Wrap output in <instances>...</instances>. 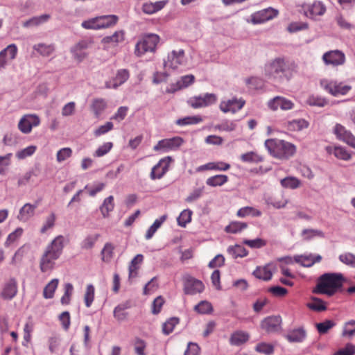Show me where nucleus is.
I'll list each match as a JSON object with an SVG mask.
<instances>
[{"label": "nucleus", "mask_w": 355, "mask_h": 355, "mask_svg": "<svg viewBox=\"0 0 355 355\" xmlns=\"http://www.w3.org/2000/svg\"><path fill=\"white\" fill-rule=\"evenodd\" d=\"M237 124L236 121L223 120L220 123L214 126V129L219 131L232 132L236 128Z\"/></svg>", "instance_id": "a18cd8bd"}, {"label": "nucleus", "mask_w": 355, "mask_h": 355, "mask_svg": "<svg viewBox=\"0 0 355 355\" xmlns=\"http://www.w3.org/2000/svg\"><path fill=\"white\" fill-rule=\"evenodd\" d=\"M280 184L284 188L295 189L301 186V181L295 177L288 176L282 179Z\"/></svg>", "instance_id": "f704fd0d"}, {"label": "nucleus", "mask_w": 355, "mask_h": 355, "mask_svg": "<svg viewBox=\"0 0 355 355\" xmlns=\"http://www.w3.org/2000/svg\"><path fill=\"white\" fill-rule=\"evenodd\" d=\"M194 310L200 314H209L212 312L213 307L210 302L204 300L196 305Z\"/></svg>", "instance_id": "4d7b16f0"}, {"label": "nucleus", "mask_w": 355, "mask_h": 355, "mask_svg": "<svg viewBox=\"0 0 355 355\" xmlns=\"http://www.w3.org/2000/svg\"><path fill=\"white\" fill-rule=\"evenodd\" d=\"M302 235L305 240H311L314 237H324V234L322 231L315 229H304L302 232Z\"/></svg>", "instance_id": "bf43d9fd"}, {"label": "nucleus", "mask_w": 355, "mask_h": 355, "mask_svg": "<svg viewBox=\"0 0 355 355\" xmlns=\"http://www.w3.org/2000/svg\"><path fill=\"white\" fill-rule=\"evenodd\" d=\"M49 19V15L44 14L40 16L33 17L31 19L24 21L23 26L27 28L37 26L46 22Z\"/></svg>", "instance_id": "e433bc0d"}, {"label": "nucleus", "mask_w": 355, "mask_h": 355, "mask_svg": "<svg viewBox=\"0 0 355 355\" xmlns=\"http://www.w3.org/2000/svg\"><path fill=\"white\" fill-rule=\"evenodd\" d=\"M144 259V256L141 254H137L133 259L131 261L130 264L129 266V277H135L137 276V270L139 268V265H140Z\"/></svg>", "instance_id": "a19ab883"}, {"label": "nucleus", "mask_w": 355, "mask_h": 355, "mask_svg": "<svg viewBox=\"0 0 355 355\" xmlns=\"http://www.w3.org/2000/svg\"><path fill=\"white\" fill-rule=\"evenodd\" d=\"M228 181V177L226 175H216L207 179L206 184L210 187H220L225 184Z\"/></svg>", "instance_id": "58836bf2"}, {"label": "nucleus", "mask_w": 355, "mask_h": 355, "mask_svg": "<svg viewBox=\"0 0 355 355\" xmlns=\"http://www.w3.org/2000/svg\"><path fill=\"white\" fill-rule=\"evenodd\" d=\"M262 212L258 209L253 207H243L237 211L236 216L239 218H245L247 216L259 217Z\"/></svg>", "instance_id": "2f4dec72"}, {"label": "nucleus", "mask_w": 355, "mask_h": 355, "mask_svg": "<svg viewBox=\"0 0 355 355\" xmlns=\"http://www.w3.org/2000/svg\"><path fill=\"white\" fill-rule=\"evenodd\" d=\"M297 71L295 62L287 57L279 56L267 62L263 74L266 78L272 81L289 80Z\"/></svg>", "instance_id": "f257e3e1"}, {"label": "nucleus", "mask_w": 355, "mask_h": 355, "mask_svg": "<svg viewBox=\"0 0 355 355\" xmlns=\"http://www.w3.org/2000/svg\"><path fill=\"white\" fill-rule=\"evenodd\" d=\"M339 261L343 264L355 268V254L351 252H344L338 257Z\"/></svg>", "instance_id": "864d4df0"}, {"label": "nucleus", "mask_w": 355, "mask_h": 355, "mask_svg": "<svg viewBox=\"0 0 355 355\" xmlns=\"http://www.w3.org/2000/svg\"><path fill=\"white\" fill-rule=\"evenodd\" d=\"M23 229L21 227L17 228L15 231L11 232L7 237L4 243L6 247H9L15 242H16L22 235Z\"/></svg>", "instance_id": "680f3d73"}, {"label": "nucleus", "mask_w": 355, "mask_h": 355, "mask_svg": "<svg viewBox=\"0 0 355 355\" xmlns=\"http://www.w3.org/2000/svg\"><path fill=\"white\" fill-rule=\"evenodd\" d=\"M227 252L233 259L245 257L248 254V251L241 245H230L227 248Z\"/></svg>", "instance_id": "473e14b6"}, {"label": "nucleus", "mask_w": 355, "mask_h": 355, "mask_svg": "<svg viewBox=\"0 0 355 355\" xmlns=\"http://www.w3.org/2000/svg\"><path fill=\"white\" fill-rule=\"evenodd\" d=\"M34 325L32 322H27L24 327V341L22 342V345L25 347H27L28 345L31 341V334L33 331Z\"/></svg>", "instance_id": "603ef678"}, {"label": "nucleus", "mask_w": 355, "mask_h": 355, "mask_svg": "<svg viewBox=\"0 0 355 355\" xmlns=\"http://www.w3.org/2000/svg\"><path fill=\"white\" fill-rule=\"evenodd\" d=\"M171 161L172 159L169 156L160 159L159 162L153 167L150 173V178L152 180L162 178L168 171Z\"/></svg>", "instance_id": "6ab92c4d"}, {"label": "nucleus", "mask_w": 355, "mask_h": 355, "mask_svg": "<svg viewBox=\"0 0 355 355\" xmlns=\"http://www.w3.org/2000/svg\"><path fill=\"white\" fill-rule=\"evenodd\" d=\"M33 49L42 56H49L54 51L55 48L52 44L40 43L34 45Z\"/></svg>", "instance_id": "49530a36"}, {"label": "nucleus", "mask_w": 355, "mask_h": 355, "mask_svg": "<svg viewBox=\"0 0 355 355\" xmlns=\"http://www.w3.org/2000/svg\"><path fill=\"white\" fill-rule=\"evenodd\" d=\"M282 323V318L279 315L269 316L263 319L261 322V328L268 333L278 331Z\"/></svg>", "instance_id": "aec40b11"}, {"label": "nucleus", "mask_w": 355, "mask_h": 355, "mask_svg": "<svg viewBox=\"0 0 355 355\" xmlns=\"http://www.w3.org/2000/svg\"><path fill=\"white\" fill-rule=\"evenodd\" d=\"M245 83L250 89L259 90L264 87V81L259 77H251L245 80Z\"/></svg>", "instance_id": "de8ad7c7"}, {"label": "nucleus", "mask_w": 355, "mask_h": 355, "mask_svg": "<svg viewBox=\"0 0 355 355\" xmlns=\"http://www.w3.org/2000/svg\"><path fill=\"white\" fill-rule=\"evenodd\" d=\"M285 337L290 343H302L306 338V331L304 327H298L291 330Z\"/></svg>", "instance_id": "b1692460"}, {"label": "nucleus", "mask_w": 355, "mask_h": 355, "mask_svg": "<svg viewBox=\"0 0 355 355\" xmlns=\"http://www.w3.org/2000/svg\"><path fill=\"white\" fill-rule=\"evenodd\" d=\"M164 1L146 2L142 6V10L144 13L152 15L162 10L165 6Z\"/></svg>", "instance_id": "7c9ffc66"}, {"label": "nucleus", "mask_w": 355, "mask_h": 355, "mask_svg": "<svg viewBox=\"0 0 355 355\" xmlns=\"http://www.w3.org/2000/svg\"><path fill=\"white\" fill-rule=\"evenodd\" d=\"M101 28H106L114 26L119 17L115 15L99 16Z\"/></svg>", "instance_id": "ea45409f"}, {"label": "nucleus", "mask_w": 355, "mask_h": 355, "mask_svg": "<svg viewBox=\"0 0 355 355\" xmlns=\"http://www.w3.org/2000/svg\"><path fill=\"white\" fill-rule=\"evenodd\" d=\"M64 238L57 236L45 248L40 260V269L42 272H51L55 268V261L61 256Z\"/></svg>", "instance_id": "f03ea898"}, {"label": "nucleus", "mask_w": 355, "mask_h": 355, "mask_svg": "<svg viewBox=\"0 0 355 355\" xmlns=\"http://www.w3.org/2000/svg\"><path fill=\"white\" fill-rule=\"evenodd\" d=\"M59 284L58 279H53L49 282L44 288L43 297L45 299H51L54 296L55 291H56Z\"/></svg>", "instance_id": "72a5a7b5"}, {"label": "nucleus", "mask_w": 355, "mask_h": 355, "mask_svg": "<svg viewBox=\"0 0 355 355\" xmlns=\"http://www.w3.org/2000/svg\"><path fill=\"white\" fill-rule=\"evenodd\" d=\"M321 87L332 96L345 95L351 89V87L336 80L322 79L320 82Z\"/></svg>", "instance_id": "0eeeda50"}, {"label": "nucleus", "mask_w": 355, "mask_h": 355, "mask_svg": "<svg viewBox=\"0 0 355 355\" xmlns=\"http://www.w3.org/2000/svg\"><path fill=\"white\" fill-rule=\"evenodd\" d=\"M37 207V203L34 205L31 203H26L19 209L17 216L18 220L24 223L28 221L32 217L34 216Z\"/></svg>", "instance_id": "5701e85b"}, {"label": "nucleus", "mask_w": 355, "mask_h": 355, "mask_svg": "<svg viewBox=\"0 0 355 355\" xmlns=\"http://www.w3.org/2000/svg\"><path fill=\"white\" fill-rule=\"evenodd\" d=\"M202 121V118L199 115L188 116L179 119L175 123L180 126H185L189 125L198 124Z\"/></svg>", "instance_id": "79ce46f5"}, {"label": "nucleus", "mask_w": 355, "mask_h": 355, "mask_svg": "<svg viewBox=\"0 0 355 355\" xmlns=\"http://www.w3.org/2000/svg\"><path fill=\"white\" fill-rule=\"evenodd\" d=\"M245 103V101L243 98L234 97L231 99L221 101L219 105V109L223 113L231 112L234 114L241 110Z\"/></svg>", "instance_id": "ddd939ff"}, {"label": "nucleus", "mask_w": 355, "mask_h": 355, "mask_svg": "<svg viewBox=\"0 0 355 355\" xmlns=\"http://www.w3.org/2000/svg\"><path fill=\"white\" fill-rule=\"evenodd\" d=\"M322 60L326 65L337 67L345 63V55L339 50L329 51L323 54Z\"/></svg>", "instance_id": "4468645a"}, {"label": "nucleus", "mask_w": 355, "mask_h": 355, "mask_svg": "<svg viewBox=\"0 0 355 355\" xmlns=\"http://www.w3.org/2000/svg\"><path fill=\"white\" fill-rule=\"evenodd\" d=\"M345 281V277L341 273H325L319 279L316 287L317 292L332 296L342 288Z\"/></svg>", "instance_id": "7ed1b4c3"}, {"label": "nucleus", "mask_w": 355, "mask_h": 355, "mask_svg": "<svg viewBox=\"0 0 355 355\" xmlns=\"http://www.w3.org/2000/svg\"><path fill=\"white\" fill-rule=\"evenodd\" d=\"M308 126L309 123L303 119L293 120L288 123V128L293 131H300Z\"/></svg>", "instance_id": "5fc2aeb1"}, {"label": "nucleus", "mask_w": 355, "mask_h": 355, "mask_svg": "<svg viewBox=\"0 0 355 355\" xmlns=\"http://www.w3.org/2000/svg\"><path fill=\"white\" fill-rule=\"evenodd\" d=\"M107 106L105 101L103 98L94 99L92 104V109L96 116H99Z\"/></svg>", "instance_id": "8fccbe9b"}, {"label": "nucleus", "mask_w": 355, "mask_h": 355, "mask_svg": "<svg viewBox=\"0 0 355 355\" xmlns=\"http://www.w3.org/2000/svg\"><path fill=\"white\" fill-rule=\"evenodd\" d=\"M309 28V24L306 22L294 21L288 24L286 30L291 33H296L300 31L306 30Z\"/></svg>", "instance_id": "0e129e2a"}, {"label": "nucleus", "mask_w": 355, "mask_h": 355, "mask_svg": "<svg viewBox=\"0 0 355 355\" xmlns=\"http://www.w3.org/2000/svg\"><path fill=\"white\" fill-rule=\"evenodd\" d=\"M18 291L17 282L15 278H10L2 286L0 297L6 300L13 299Z\"/></svg>", "instance_id": "dca6fc26"}, {"label": "nucleus", "mask_w": 355, "mask_h": 355, "mask_svg": "<svg viewBox=\"0 0 355 355\" xmlns=\"http://www.w3.org/2000/svg\"><path fill=\"white\" fill-rule=\"evenodd\" d=\"M183 142V139L180 137L164 139L159 141L157 144L153 147V149L155 151L162 150L165 153L171 150H176L182 146Z\"/></svg>", "instance_id": "f8f14e48"}, {"label": "nucleus", "mask_w": 355, "mask_h": 355, "mask_svg": "<svg viewBox=\"0 0 355 355\" xmlns=\"http://www.w3.org/2000/svg\"><path fill=\"white\" fill-rule=\"evenodd\" d=\"M295 261L304 267H311L314 264L313 254L296 255L294 257Z\"/></svg>", "instance_id": "052dcab7"}, {"label": "nucleus", "mask_w": 355, "mask_h": 355, "mask_svg": "<svg viewBox=\"0 0 355 355\" xmlns=\"http://www.w3.org/2000/svg\"><path fill=\"white\" fill-rule=\"evenodd\" d=\"M94 286L92 284L87 285L84 295L85 304L87 308L90 307L92 304L94 300Z\"/></svg>", "instance_id": "13d9d810"}, {"label": "nucleus", "mask_w": 355, "mask_h": 355, "mask_svg": "<svg viewBox=\"0 0 355 355\" xmlns=\"http://www.w3.org/2000/svg\"><path fill=\"white\" fill-rule=\"evenodd\" d=\"M115 246L110 242L105 244L103 248L101 250V259L104 262H110L114 257V250Z\"/></svg>", "instance_id": "4c0bfd02"}, {"label": "nucleus", "mask_w": 355, "mask_h": 355, "mask_svg": "<svg viewBox=\"0 0 355 355\" xmlns=\"http://www.w3.org/2000/svg\"><path fill=\"white\" fill-rule=\"evenodd\" d=\"M167 215H163L159 218H157L153 225L148 228V230L146 232V239L147 240L150 239L155 233L157 232V230L161 227V225L163 224V223L166 220Z\"/></svg>", "instance_id": "c9c22d12"}, {"label": "nucleus", "mask_w": 355, "mask_h": 355, "mask_svg": "<svg viewBox=\"0 0 355 355\" xmlns=\"http://www.w3.org/2000/svg\"><path fill=\"white\" fill-rule=\"evenodd\" d=\"M114 197L110 196L105 198L102 205L100 206L99 209L103 218H108L110 213L114 210Z\"/></svg>", "instance_id": "c756f323"}, {"label": "nucleus", "mask_w": 355, "mask_h": 355, "mask_svg": "<svg viewBox=\"0 0 355 355\" xmlns=\"http://www.w3.org/2000/svg\"><path fill=\"white\" fill-rule=\"evenodd\" d=\"M129 308H130L129 302H125L117 305L113 311L114 318L119 322L125 321L128 316V313L125 310Z\"/></svg>", "instance_id": "bb28decb"}, {"label": "nucleus", "mask_w": 355, "mask_h": 355, "mask_svg": "<svg viewBox=\"0 0 355 355\" xmlns=\"http://www.w3.org/2000/svg\"><path fill=\"white\" fill-rule=\"evenodd\" d=\"M129 78V72L126 69H121L118 71L116 77L113 81V83L111 82H107L106 83V87L107 88H117L119 86L124 83Z\"/></svg>", "instance_id": "a878e982"}, {"label": "nucleus", "mask_w": 355, "mask_h": 355, "mask_svg": "<svg viewBox=\"0 0 355 355\" xmlns=\"http://www.w3.org/2000/svg\"><path fill=\"white\" fill-rule=\"evenodd\" d=\"M184 291L187 295H195L203 291L205 286L203 283L192 277L190 275H186L184 277Z\"/></svg>", "instance_id": "2eb2a0df"}, {"label": "nucleus", "mask_w": 355, "mask_h": 355, "mask_svg": "<svg viewBox=\"0 0 355 355\" xmlns=\"http://www.w3.org/2000/svg\"><path fill=\"white\" fill-rule=\"evenodd\" d=\"M343 336L352 337L355 335V320L346 322L343 327Z\"/></svg>", "instance_id": "774afa93"}, {"label": "nucleus", "mask_w": 355, "mask_h": 355, "mask_svg": "<svg viewBox=\"0 0 355 355\" xmlns=\"http://www.w3.org/2000/svg\"><path fill=\"white\" fill-rule=\"evenodd\" d=\"M125 39V33L123 31H117L110 36H106L102 39V42L105 44L116 45L123 42Z\"/></svg>", "instance_id": "c85d7f7f"}, {"label": "nucleus", "mask_w": 355, "mask_h": 355, "mask_svg": "<svg viewBox=\"0 0 355 355\" xmlns=\"http://www.w3.org/2000/svg\"><path fill=\"white\" fill-rule=\"evenodd\" d=\"M99 238L98 234H92L87 236L81 242L80 246L83 249L89 250L92 249Z\"/></svg>", "instance_id": "6e6d98bb"}, {"label": "nucleus", "mask_w": 355, "mask_h": 355, "mask_svg": "<svg viewBox=\"0 0 355 355\" xmlns=\"http://www.w3.org/2000/svg\"><path fill=\"white\" fill-rule=\"evenodd\" d=\"M265 147L272 156L280 159H288L296 153L294 144L278 139L266 140Z\"/></svg>", "instance_id": "20e7f679"}, {"label": "nucleus", "mask_w": 355, "mask_h": 355, "mask_svg": "<svg viewBox=\"0 0 355 355\" xmlns=\"http://www.w3.org/2000/svg\"><path fill=\"white\" fill-rule=\"evenodd\" d=\"M326 8L324 5L318 1H315L312 3H304L301 6L300 12L306 17L316 20L318 16L324 14Z\"/></svg>", "instance_id": "6e6552de"}, {"label": "nucleus", "mask_w": 355, "mask_h": 355, "mask_svg": "<svg viewBox=\"0 0 355 355\" xmlns=\"http://www.w3.org/2000/svg\"><path fill=\"white\" fill-rule=\"evenodd\" d=\"M18 48L15 44L7 46L0 51V71L10 64L17 56Z\"/></svg>", "instance_id": "9b49d317"}, {"label": "nucleus", "mask_w": 355, "mask_h": 355, "mask_svg": "<svg viewBox=\"0 0 355 355\" xmlns=\"http://www.w3.org/2000/svg\"><path fill=\"white\" fill-rule=\"evenodd\" d=\"M187 62V60L183 49L173 50L164 60V67L166 69L181 71V69L186 66Z\"/></svg>", "instance_id": "423d86ee"}, {"label": "nucleus", "mask_w": 355, "mask_h": 355, "mask_svg": "<svg viewBox=\"0 0 355 355\" xmlns=\"http://www.w3.org/2000/svg\"><path fill=\"white\" fill-rule=\"evenodd\" d=\"M267 105L272 111H276L278 108L286 111L292 110L294 107V103L291 100L279 96L268 101Z\"/></svg>", "instance_id": "a211bd4d"}, {"label": "nucleus", "mask_w": 355, "mask_h": 355, "mask_svg": "<svg viewBox=\"0 0 355 355\" xmlns=\"http://www.w3.org/2000/svg\"><path fill=\"white\" fill-rule=\"evenodd\" d=\"M336 322L331 320H326L322 322L316 323L315 328L320 335L326 334L330 329L336 326Z\"/></svg>", "instance_id": "37998d69"}, {"label": "nucleus", "mask_w": 355, "mask_h": 355, "mask_svg": "<svg viewBox=\"0 0 355 355\" xmlns=\"http://www.w3.org/2000/svg\"><path fill=\"white\" fill-rule=\"evenodd\" d=\"M89 44L86 41H80L71 49V53L73 58L78 62H82L87 56L86 50L88 49Z\"/></svg>", "instance_id": "412c9836"}, {"label": "nucleus", "mask_w": 355, "mask_h": 355, "mask_svg": "<svg viewBox=\"0 0 355 355\" xmlns=\"http://www.w3.org/2000/svg\"><path fill=\"white\" fill-rule=\"evenodd\" d=\"M204 191V187L193 189L185 198V202L192 203L201 198Z\"/></svg>", "instance_id": "338daca9"}, {"label": "nucleus", "mask_w": 355, "mask_h": 355, "mask_svg": "<svg viewBox=\"0 0 355 355\" xmlns=\"http://www.w3.org/2000/svg\"><path fill=\"white\" fill-rule=\"evenodd\" d=\"M306 103L310 106L322 107L327 104V101L321 96L312 95L307 98Z\"/></svg>", "instance_id": "e2e57ef3"}, {"label": "nucleus", "mask_w": 355, "mask_h": 355, "mask_svg": "<svg viewBox=\"0 0 355 355\" xmlns=\"http://www.w3.org/2000/svg\"><path fill=\"white\" fill-rule=\"evenodd\" d=\"M278 14L277 10L269 7L252 13L250 19L246 21L252 24H260L274 19Z\"/></svg>", "instance_id": "1a4fd4ad"}, {"label": "nucleus", "mask_w": 355, "mask_h": 355, "mask_svg": "<svg viewBox=\"0 0 355 355\" xmlns=\"http://www.w3.org/2000/svg\"><path fill=\"white\" fill-rule=\"evenodd\" d=\"M159 42V37L156 34L144 35L135 45V54L141 57L147 52L153 53Z\"/></svg>", "instance_id": "39448f33"}, {"label": "nucleus", "mask_w": 355, "mask_h": 355, "mask_svg": "<svg viewBox=\"0 0 355 355\" xmlns=\"http://www.w3.org/2000/svg\"><path fill=\"white\" fill-rule=\"evenodd\" d=\"M250 338V335L243 331H236L232 334L230 338V343L232 345L239 346L246 343Z\"/></svg>", "instance_id": "cd10ccee"}, {"label": "nucleus", "mask_w": 355, "mask_h": 355, "mask_svg": "<svg viewBox=\"0 0 355 355\" xmlns=\"http://www.w3.org/2000/svg\"><path fill=\"white\" fill-rule=\"evenodd\" d=\"M336 138L355 148V137L342 125L337 123L334 128Z\"/></svg>", "instance_id": "f3484780"}, {"label": "nucleus", "mask_w": 355, "mask_h": 355, "mask_svg": "<svg viewBox=\"0 0 355 355\" xmlns=\"http://www.w3.org/2000/svg\"><path fill=\"white\" fill-rule=\"evenodd\" d=\"M192 211L187 209L183 210L177 218L179 226L185 227L191 220Z\"/></svg>", "instance_id": "09e8293b"}, {"label": "nucleus", "mask_w": 355, "mask_h": 355, "mask_svg": "<svg viewBox=\"0 0 355 355\" xmlns=\"http://www.w3.org/2000/svg\"><path fill=\"white\" fill-rule=\"evenodd\" d=\"M272 264H268L263 267H257L253 272V275L257 279L268 281L272 277Z\"/></svg>", "instance_id": "393cba45"}, {"label": "nucleus", "mask_w": 355, "mask_h": 355, "mask_svg": "<svg viewBox=\"0 0 355 355\" xmlns=\"http://www.w3.org/2000/svg\"><path fill=\"white\" fill-rule=\"evenodd\" d=\"M40 124V119L36 114H24L20 119L17 128L23 134H29L33 128Z\"/></svg>", "instance_id": "9d476101"}, {"label": "nucleus", "mask_w": 355, "mask_h": 355, "mask_svg": "<svg viewBox=\"0 0 355 355\" xmlns=\"http://www.w3.org/2000/svg\"><path fill=\"white\" fill-rule=\"evenodd\" d=\"M179 323V319L178 318H171L163 324L162 331L166 335L171 334L174 327Z\"/></svg>", "instance_id": "69168bd1"}, {"label": "nucleus", "mask_w": 355, "mask_h": 355, "mask_svg": "<svg viewBox=\"0 0 355 355\" xmlns=\"http://www.w3.org/2000/svg\"><path fill=\"white\" fill-rule=\"evenodd\" d=\"M248 224L244 222L232 221L227 226L225 230L227 233L236 234L247 228Z\"/></svg>", "instance_id": "c03bdc74"}, {"label": "nucleus", "mask_w": 355, "mask_h": 355, "mask_svg": "<svg viewBox=\"0 0 355 355\" xmlns=\"http://www.w3.org/2000/svg\"><path fill=\"white\" fill-rule=\"evenodd\" d=\"M307 307L315 311H322L327 309L326 304L319 298L313 297L311 301L307 304Z\"/></svg>", "instance_id": "3c124183"}, {"label": "nucleus", "mask_w": 355, "mask_h": 355, "mask_svg": "<svg viewBox=\"0 0 355 355\" xmlns=\"http://www.w3.org/2000/svg\"><path fill=\"white\" fill-rule=\"evenodd\" d=\"M194 80L195 77L193 75L189 74L183 76L179 80L177 81L175 84H172L170 85V87L167 89V92L174 93L178 90L186 88L190 85L193 84Z\"/></svg>", "instance_id": "4be33fe9"}]
</instances>
